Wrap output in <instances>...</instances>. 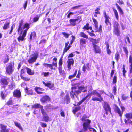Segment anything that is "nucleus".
I'll use <instances>...</instances> for the list:
<instances>
[{
	"label": "nucleus",
	"instance_id": "nucleus-1",
	"mask_svg": "<svg viewBox=\"0 0 132 132\" xmlns=\"http://www.w3.org/2000/svg\"><path fill=\"white\" fill-rule=\"evenodd\" d=\"M23 21L21 20L19 22L18 29V32H20L19 36L18 38V40L19 42L20 41H23L26 36L28 30L30 28V25L28 23H25L22 26Z\"/></svg>",
	"mask_w": 132,
	"mask_h": 132
},
{
	"label": "nucleus",
	"instance_id": "nucleus-2",
	"mask_svg": "<svg viewBox=\"0 0 132 132\" xmlns=\"http://www.w3.org/2000/svg\"><path fill=\"white\" fill-rule=\"evenodd\" d=\"M88 92L89 94L88 95L78 103L77 104V105H79L81 104L85 100L88 98H89V99L90 98L91 96L93 95H96L98 97H93L92 98V100L93 101H97L101 102L103 100V98L101 96V94L99 93L97 91V90H93L91 93L89 91Z\"/></svg>",
	"mask_w": 132,
	"mask_h": 132
},
{
	"label": "nucleus",
	"instance_id": "nucleus-3",
	"mask_svg": "<svg viewBox=\"0 0 132 132\" xmlns=\"http://www.w3.org/2000/svg\"><path fill=\"white\" fill-rule=\"evenodd\" d=\"M81 93V89L79 86H74L72 88V91L70 92L71 96L72 98L77 99V95Z\"/></svg>",
	"mask_w": 132,
	"mask_h": 132
},
{
	"label": "nucleus",
	"instance_id": "nucleus-4",
	"mask_svg": "<svg viewBox=\"0 0 132 132\" xmlns=\"http://www.w3.org/2000/svg\"><path fill=\"white\" fill-rule=\"evenodd\" d=\"M91 121L89 119L85 120V122H84L83 124V129H82L79 132H85L87 131L88 128H89V124L91 122Z\"/></svg>",
	"mask_w": 132,
	"mask_h": 132
},
{
	"label": "nucleus",
	"instance_id": "nucleus-5",
	"mask_svg": "<svg viewBox=\"0 0 132 132\" xmlns=\"http://www.w3.org/2000/svg\"><path fill=\"white\" fill-rule=\"evenodd\" d=\"M119 24L117 21H115L113 22V27H114V32L117 36H119L120 32L119 29Z\"/></svg>",
	"mask_w": 132,
	"mask_h": 132
},
{
	"label": "nucleus",
	"instance_id": "nucleus-6",
	"mask_svg": "<svg viewBox=\"0 0 132 132\" xmlns=\"http://www.w3.org/2000/svg\"><path fill=\"white\" fill-rule=\"evenodd\" d=\"M95 24L94 30L95 31V32H101L102 30V26L101 25H100L99 28L98 27V22L94 18H92Z\"/></svg>",
	"mask_w": 132,
	"mask_h": 132
},
{
	"label": "nucleus",
	"instance_id": "nucleus-7",
	"mask_svg": "<svg viewBox=\"0 0 132 132\" xmlns=\"http://www.w3.org/2000/svg\"><path fill=\"white\" fill-rule=\"evenodd\" d=\"M38 57V55L36 53H34L31 55L30 58L28 60V62L30 63H32L35 62Z\"/></svg>",
	"mask_w": 132,
	"mask_h": 132
},
{
	"label": "nucleus",
	"instance_id": "nucleus-8",
	"mask_svg": "<svg viewBox=\"0 0 132 132\" xmlns=\"http://www.w3.org/2000/svg\"><path fill=\"white\" fill-rule=\"evenodd\" d=\"M14 69L13 67L12 64L11 63L9 64L7 66L6 72L9 75L12 74L13 71Z\"/></svg>",
	"mask_w": 132,
	"mask_h": 132
},
{
	"label": "nucleus",
	"instance_id": "nucleus-9",
	"mask_svg": "<svg viewBox=\"0 0 132 132\" xmlns=\"http://www.w3.org/2000/svg\"><path fill=\"white\" fill-rule=\"evenodd\" d=\"M42 82L46 86L48 87L51 89L53 90L54 89V85L51 81H49L47 82L43 81Z\"/></svg>",
	"mask_w": 132,
	"mask_h": 132
},
{
	"label": "nucleus",
	"instance_id": "nucleus-10",
	"mask_svg": "<svg viewBox=\"0 0 132 132\" xmlns=\"http://www.w3.org/2000/svg\"><path fill=\"white\" fill-rule=\"evenodd\" d=\"M103 107L105 110L106 113L107 114L108 112H111V108L108 103L106 102H104L103 104Z\"/></svg>",
	"mask_w": 132,
	"mask_h": 132
},
{
	"label": "nucleus",
	"instance_id": "nucleus-11",
	"mask_svg": "<svg viewBox=\"0 0 132 132\" xmlns=\"http://www.w3.org/2000/svg\"><path fill=\"white\" fill-rule=\"evenodd\" d=\"M67 68L68 70L70 71L71 69V65H73L74 64V60L72 59H69L67 61Z\"/></svg>",
	"mask_w": 132,
	"mask_h": 132
},
{
	"label": "nucleus",
	"instance_id": "nucleus-12",
	"mask_svg": "<svg viewBox=\"0 0 132 132\" xmlns=\"http://www.w3.org/2000/svg\"><path fill=\"white\" fill-rule=\"evenodd\" d=\"M114 111L116 113H118L120 117V119L121 120V117L123 114L122 112L121 111L120 109L117 106H115L114 109Z\"/></svg>",
	"mask_w": 132,
	"mask_h": 132
},
{
	"label": "nucleus",
	"instance_id": "nucleus-13",
	"mask_svg": "<svg viewBox=\"0 0 132 132\" xmlns=\"http://www.w3.org/2000/svg\"><path fill=\"white\" fill-rule=\"evenodd\" d=\"M13 96L14 97L20 98L21 96V93L19 90H16L13 93Z\"/></svg>",
	"mask_w": 132,
	"mask_h": 132
},
{
	"label": "nucleus",
	"instance_id": "nucleus-14",
	"mask_svg": "<svg viewBox=\"0 0 132 132\" xmlns=\"http://www.w3.org/2000/svg\"><path fill=\"white\" fill-rule=\"evenodd\" d=\"M80 43L81 47H85L86 46V40L85 39L83 38H81L80 39Z\"/></svg>",
	"mask_w": 132,
	"mask_h": 132
},
{
	"label": "nucleus",
	"instance_id": "nucleus-15",
	"mask_svg": "<svg viewBox=\"0 0 132 132\" xmlns=\"http://www.w3.org/2000/svg\"><path fill=\"white\" fill-rule=\"evenodd\" d=\"M78 19H70L69 21L70 24L69 26H74L76 25V22L78 20Z\"/></svg>",
	"mask_w": 132,
	"mask_h": 132
},
{
	"label": "nucleus",
	"instance_id": "nucleus-16",
	"mask_svg": "<svg viewBox=\"0 0 132 132\" xmlns=\"http://www.w3.org/2000/svg\"><path fill=\"white\" fill-rule=\"evenodd\" d=\"M104 16L105 19V23L107 25H108L109 24L110 25V27L111 28V23H110L109 20V19L110 18L108 16L106 15L105 12V13Z\"/></svg>",
	"mask_w": 132,
	"mask_h": 132
},
{
	"label": "nucleus",
	"instance_id": "nucleus-17",
	"mask_svg": "<svg viewBox=\"0 0 132 132\" xmlns=\"http://www.w3.org/2000/svg\"><path fill=\"white\" fill-rule=\"evenodd\" d=\"M94 51L96 53H100L101 51L99 47L96 45H93Z\"/></svg>",
	"mask_w": 132,
	"mask_h": 132
},
{
	"label": "nucleus",
	"instance_id": "nucleus-18",
	"mask_svg": "<svg viewBox=\"0 0 132 132\" xmlns=\"http://www.w3.org/2000/svg\"><path fill=\"white\" fill-rule=\"evenodd\" d=\"M129 68L130 72L132 73V56L130 55L129 59Z\"/></svg>",
	"mask_w": 132,
	"mask_h": 132
},
{
	"label": "nucleus",
	"instance_id": "nucleus-19",
	"mask_svg": "<svg viewBox=\"0 0 132 132\" xmlns=\"http://www.w3.org/2000/svg\"><path fill=\"white\" fill-rule=\"evenodd\" d=\"M35 90L37 93L39 94H40L43 93L42 92L44 90L42 88L39 87H36L35 88Z\"/></svg>",
	"mask_w": 132,
	"mask_h": 132
},
{
	"label": "nucleus",
	"instance_id": "nucleus-20",
	"mask_svg": "<svg viewBox=\"0 0 132 132\" xmlns=\"http://www.w3.org/2000/svg\"><path fill=\"white\" fill-rule=\"evenodd\" d=\"M50 99V98L48 96H46L43 97L40 99V101L44 103L46 101H49Z\"/></svg>",
	"mask_w": 132,
	"mask_h": 132
},
{
	"label": "nucleus",
	"instance_id": "nucleus-21",
	"mask_svg": "<svg viewBox=\"0 0 132 132\" xmlns=\"http://www.w3.org/2000/svg\"><path fill=\"white\" fill-rule=\"evenodd\" d=\"M1 128V132H5L6 131H8L9 130L6 128V126L2 124L0 125Z\"/></svg>",
	"mask_w": 132,
	"mask_h": 132
},
{
	"label": "nucleus",
	"instance_id": "nucleus-22",
	"mask_svg": "<svg viewBox=\"0 0 132 132\" xmlns=\"http://www.w3.org/2000/svg\"><path fill=\"white\" fill-rule=\"evenodd\" d=\"M15 83L13 82H12L10 84L8 85V88L11 90L15 88Z\"/></svg>",
	"mask_w": 132,
	"mask_h": 132
},
{
	"label": "nucleus",
	"instance_id": "nucleus-23",
	"mask_svg": "<svg viewBox=\"0 0 132 132\" xmlns=\"http://www.w3.org/2000/svg\"><path fill=\"white\" fill-rule=\"evenodd\" d=\"M8 78H2L1 81V83L2 84L7 85L8 84L7 81Z\"/></svg>",
	"mask_w": 132,
	"mask_h": 132
},
{
	"label": "nucleus",
	"instance_id": "nucleus-24",
	"mask_svg": "<svg viewBox=\"0 0 132 132\" xmlns=\"http://www.w3.org/2000/svg\"><path fill=\"white\" fill-rule=\"evenodd\" d=\"M79 36L80 37L85 39H88V35L83 32H80L79 34Z\"/></svg>",
	"mask_w": 132,
	"mask_h": 132
},
{
	"label": "nucleus",
	"instance_id": "nucleus-25",
	"mask_svg": "<svg viewBox=\"0 0 132 132\" xmlns=\"http://www.w3.org/2000/svg\"><path fill=\"white\" fill-rule=\"evenodd\" d=\"M89 63H87L86 65H84L83 67L82 70L84 72H85L86 69L89 70L90 67L89 66Z\"/></svg>",
	"mask_w": 132,
	"mask_h": 132
},
{
	"label": "nucleus",
	"instance_id": "nucleus-26",
	"mask_svg": "<svg viewBox=\"0 0 132 132\" xmlns=\"http://www.w3.org/2000/svg\"><path fill=\"white\" fill-rule=\"evenodd\" d=\"M14 123L15 125L18 127L21 131H23V129L21 126L20 123L16 121L14 122Z\"/></svg>",
	"mask_w": 132,
	"mask_h": 132
},
{
	"label": "nucleus",
	"instance_id": "nucleus-27",
	"mask_svg": "<svg viewBox=\"0 0 132 132\" xmlns=\"http://www.w3.org/2000/svg\"><path fill=\"white\" fill-rule=\"evenodd\" d=\"M20 77L21 79L24 81H28L30 80V79L29 77H24L21 75H20Z\"/></svg>",
	"mask_w": 132,
	"mask_h": 132
},
{
	"label": "nucleus",
	"instance_id": "nucleus-28",
	"mask_svg": "<svg viewBox=\"0 0 132 132\" xmlns=\"http://www.w3.org/2000/svg\"><path fill=\"white\" fill-rule=\"evenodd\" d=\"M27 72V73L30 75H33L34 74V72L32 71L31 69L27 67L26 68Z\"/></svg>",
	"mask_w": 132,
	"mask_h": 132
},
{
	"label": "nucleus",
	"instance_id": "nucleus-29",
	"mask_svg": "<svg viewBox=\"0 0 132 132\" xmlns=\"http://www.w3.org/2000/svg\"><path fill=\"white\" fill-rule=\"evenodd\" d=\"M17 106V105H14L12 107V109H11V111L13 112V113L16 112L18 110Z\"/></svg>",
	"mask_w": 132,
	"mask_h": 132
},
{
	"label": "nucleus",
	"instance_id": "nucleus-30",
	"mask_svg": "<svg viewBox=\"0 0 132 132\" xmlns=\"http://www.w3.org/2000/svg\"><path fill=\"white\" fill-rule=\"evenodd\" d=\"M90 41L92 42V44L94 45H95V44H97L99 42V40L98 39L96 40L92 38H91L90 39Z\"/></svg>",
	"mask_w": 132,
	"mask_h": 132
},
{
	"label": "nucleus",
	"instance_id": "nucleus-31",
	"mask_svg": "<svg viewBox=\"0 0 132 132\" xmlns=\"http://www.w3.org/2000/svg\"><path fill=\"white\" fill-rule=\"evenodd\" d=\"M125 116L127 119H130L132 118V113H127L125 115Z\"/></svg>",
	"mask_w": 132,
	"mask_h": 132
},
{
	"label": "nucleus",
	"instance_id": "nucleus-32",
	"mask_svg": "<svg viewBox=\"0 0 132 132\" xmlns=\"http://www.w3.org/2000/svg\"><path fill=\"white\" fill-rule=\"evenodd\" d=\"M77 72V69H75L74 74L72 75L69 76V78L70 79H71L75 77L76 76Z\"/></svg>",
	"mask_w": 132,
	"mask_h": 132
},
{
	"label": "nucleus",
	"instance_id": "nucleus-33",
	"mask_svg": "<svg viewBox=\"0 0 132 132\" xmlns=\"http://www.w3.org/2000/svg\"><path fill=\"white\" fill-rule=\"evenodd\" d=\"M64 100L66 102L67 104L70 102V99L69 98V95L68 94H67L64 97Z\"/></svg>",
	"mask_w": 132,
	"mask_h": 132
},
{
	"label": "nucleus",
	"instance_id": "nucleus-34",
	"mask_svg": "<svg viewBox=\"0 0 132 132\" xmlns=\"http://www.w3.org/2000/svg\"><path fill=\"white\" fill-rule=\"evenodd\" d=\"M42 106L40 105V104H36L32 105V107L33 108L37 109L38 108H40V109L41 107H42Z\"/></svg>",
	"mask_w": 132,
	"mask_h": 132
},
{
	"label": "nucleus",
	"instance_id": "nucleus-35",
	"mask_svg": "<svg viewBox=\"0 0 132 132\" xmlns=\"http://www.w3.org/2000/svg\"><path fill=\"white\" fill-rule=\"evenodd\" d=\"M113 10L116 16V19L117 20H118L119 19V16L117 11L114 8L113 9Z\"/></svg>",
	"mask_w": 132,
	"mask_h": 132
},
{
	"label": "nucleus",
	"instance_id": "nucleus-36",
	"mask_svg": "<svg viewBox=\"0 0 132 132\" xmlns=\"http://www.w3.org/2000/svg\"><path fill=\"white\" fill-rule=\"evenodd\" d=\"M13 104V102L12 98H10L6 103V104L8 105H12Z\"/></svg>",
	"mask_w": 132,
	"mask_h": 132
},
{
	"label": "nucleus",
	"instance_id": "nucleus-37",
	"mask_svg": "<svg viewBox=\"0 0 132 132\" xmlns=\"http://www.w3.org/2000/svg\"><path fill=\"white\" fill-rule=\"evenodd\" d=\"M9 24L10 22H6L3 27V29L6 30L9 27Z\"/></svg>",
	"mask_w": 132,
	"mask_h": 132
},
{
	"label": "nucleus",
	"instance_id": "nucleus-38",
	"mask_svg": "<svg viewBox=\"0 0 132 132\" xmlns=\"http://www.w3.org/2000/svg\"><path fill=\"white\" fill-rule=\"evenodd\" d=\"M43 117L44 121L46 122H47L48 121L49 117L46 114L44 115H43Z\"/></svg>",
	"mask_w": 132,
	"mask_h": 132
},
{
	"label": "nucleus",
	"instance_id": "nucleus-39",
	"mask_svg": "<svg viewBox=\"0 0 132 132\" xmlns=\"http://www.w3.org/2000/svg\"><path fill=\"white\" fill-rule=\"evenodd\" d=\"M25 91L28 94L32 95V91L31 89L28 90L27 88H26L25 89Z\"/></svg>",
	"mask_w": 132,
	"mask_h": 132
},
{
	"label": "nucleus",
	"instance_id": "nucleus-40",
	"mask_svg": "<svg viewBox=\"0 0 132 132\" xmlns=\"http://www.w3.org/2000/svg\"><path fill=\"white\" fill-rule=\"evenodd\" d=\"M80 89H81V92L82 91L83 92H85L87 91L86 87L83 86L80 87Z\"/></svg>",
	"mask_w": 132,
	"mask_h": 132
},
{
	"label": "nucleus",
	"instance_id": "nucleus-41",
	"mask_svg": "<svg viewBox=\"0 0 132 132\" xmlns=\"http://www.w3.org/2000/svg\"><path fill=\"white\" fill-rule=\"evenodd\" d=\"M50 73L47 72H42L41 73V75L44 77H47L49 76Z\"/></svg>",
	"mask_w": 132,
	"mask_h": 132
},
{
	"label": "nucleus",
	"instance_id": "nucleus-42",
	"mask_svg": "<svg viewBox=\"0 0 132 132\" xmlns=\"http://www.w3.org/2000/svg\"><path fill=\"white\" fill-rule=\"evenodd\" d=\"M58 69L59 73L60 75H62L63 74L64 72V71L62 70V67H59Z\"/></svg>",
	"mask_w": 132,
	"mask_h": 132
},
{
	"label": "nucleus",
	"instance_id": "nucleus-43",
	"mask_svg": "<svg viewBox=\"0 0 132 132\" xmlns=\"http://www.w3.org/2000/svg\"><path fill=\"white\" fill-rule=\"evenodd\" d=\"M40 110L42 113L43 115H44L46 114L45 110L43 109V106H42V107H41L40 108Z\"/></svg>",
	"mask_w": 132,
	"mask_h": 132
},
{
	"label": "nucleus",
	"instance_id": "nucleus-44",
	"mask_svg": "<svg viewBox=\"0 0 132 132\" xmlns=\"http://www.w3.org/2000/svg\"><path fill=\"white\" fill-rule=\"evenodd\" d=\"M62 57L60 58L59 60V67H62Z\"/></svg>",
	"mask_w": 132,
	"mask_h": 132
},
{
	"label": "nucleus",
	"instance_id": "nucleus-45",
	"mask_svg": "<svg viewBox=\"0 0 132 132\" xmlns=\"http://www.w3.org/2000/svg\"><path fill=\"white\" fill-rule=\"evenodd\" d=\"M9 60V59L8 56L7 55L5 59L4 60V64H5L8 62Z\"/></svg>",
	"mask_w": 132,
	"mask_h": 132
},
{
	"label": "nucleus",
	"instance_id": "nucleus-46",
	"mask_svg": "<svg viewBox=\"0 0 132 132\" xmlns=\"http://www.w3.org/2000/svg\"><path fill=\"white\" fill-rule=\"evenodd\" d=\"M36 35L35 33V32H32L31 33V34L30 35V40H31L33 36V37L35 36Z\"/></svg>",
	"mask_w": 132,
	"mask_h": 132
},
{
	"label": "nucleus",
	"instance_id": "nucleus-47",
	"mask_svg": "<svg viewBox=\"0 0 132 132\" xmlns=\"http://www.w3.org/2000/svg\"><path fill=\"white\" fill-rule=\"evenodd\" d=\"M69 11H68L66 14H68V15L67 16V17L68 18H70V16L71 15H72L74 14V13H73L70 12L68 13Z\"/></svg>",
	"mask_w": 132,
	"mask_h": 132
},
{
	"label": "nucleus",
	"instance_id": "nucleus-48",
	"mask_svg": "<svg viewBox=\"0 0 132 132\" xmlns=\"http://www.w3.org/2000/svg\"><path fill=\"white\" fill-rule=\"evenodd\" d=\"M80 109V107L79 106L76 107L75 109L73 110L74 113H76L77 111L79 110Z\"/></svg>",
	"mask_w": 132,
	"mask_h": 132
},
{
	"label": "nucleus",
	"instance_id": "nucleus-49",
	"mask_svg": "<svg viewBox=\"0 0 132 132\" xmlns=\"http://www.w3.org/2000/svg\"><path fill=\"white\" fill-rule=\"evenodd\" d=\"M70 47V46H68V47H65V48H64L63 52V54H64V53L66 52L68 50Z\"/></svg>",
	"mask_w": 132,
	"mask_h": 132
},
{
	"label": "nucleus",
	"instance_id": "nucleus-50",
	"mask_svg": "<svg viewBox=\"0 0 132 132\" xmlns=\"http://www.w3.org/2000/svg\"><path fill=\"white\" fill-rule=\"evenodd\" d=\"M82 6L81 5H79L78 6H74L72 8H71V9L69 10H71V9H78L79 7H81Z\"/></svg>",
	"mask_w": 132,
	"mask_h": 132
},
{
	"label": "nucleus",
	"instance_id": "nucleus-51",
	"mask_svg": "<svg viewBox=\"0 0 132 132\" xmlns=\"http://www.w3.org/2000/svg\"><path fill=\"white\" fill-rule=\"evenodd\" d=\"M119 54L118 52H117L116 54L115 55V59L117 60V61H118L119 60Z\"/></svg>",
	"mask_w": 132,
	"mask_h": 132
},
{
	"label": "nucleus",
	"instance_id": "nucleus-52",
	"mask_svg": "<svg viewBox=\"0 0 132 132\" xmlns=\"http://www.w3.org/2000/svg\"><path fill=\"white\" fill-rule=\"evenodd\" d=\"M62 34H63L64 36L66 38H68L69 35V34H67L64 32H62Z\"/></svg>",
	"mask_w": 132,
	"mask_h": 132
},
{
	"label": "nucleus",
	"instance_id": "nucleus-53",
	"mask_svg": "<svg viewBox=\"0 0 132 132\" xmlns=\"http://www.w3.org/2000/svg\"><path fill=\"white\" fill-rule=\"evenodd\" d=\"M123 75L125 77V73L126 72V71L125 70V66L124 65H123Z\"/></svg>",
	"mask_w": 132,
	"mask_h": 132
},
{
	"label": "nucleus",
	"instance_id": "nucleus-54",
	"mask_svg": "<svg viewBox=\"0 0 132 132\" xmlns=\"http://www.w3.org/2000/svg\"><path fill=\"white\" fill-rule=\"evenodd\" d=\"M6 113L7 115H9L10 114L13 113V112H12L11 109H10L8 111H6Z\"/></svg>",
	"mask_w": 132,
	"mask_h": 132
},
{
	"label": "nucleus",
	"instance_id": "nucleus-55",
	"mask_svg": "<svg viewBox=\"0 0 132 132\" xmlns=\"http://www.w3.org/2000/svg\"><path fill=\"white\" fill-rule=\"evenodd\" d=\"M123 50L125 53L127 55H128V51L126 48L125 47H123Z\"/></svg>",
	"mask_w": 132,
	"mask_h": 132
},
{
	"label": "nucleus",
	"instance_id": "nucleus-56",
	"mask_svg": "<svg viewBox=\"0 0 132 132\" xmlns=\"http://www.w3.org/2000/svg\"><path fill=\"white\" fill-rule=\"evenodd\" d=\"M117 81V77L116 76H114L113 78V83L115 84L116 82Z\"/></svg>",
	"mask_w": 132,
	"mask_h": 132
},
{
	"label": "nucleus",
	"instance_id": "nucleus-57",
	"mask_svg": "<svg viewBox=\"0 0 132 132\" xmlns=\"http://www.w3.org/2000/svg\"><path fill=\"white\" fill-rule=\"evenodd\" d=\"M81 74V72L80 71V70H79L78 71V73L76 77L78 78H80V76Z\"/></svg>",
	"mask_w": 132,
	"mask_h": 132
},
{
	"label": "nucleus",
	"instance_id": "nucleus-58",
	"mask_svg": "<svg viewBox=\"0 0 132 132\" xmlns=\"http://www.w3.org/2000/svg\"><path fill=\"white\" fill-rule=\"evenodd\" d=\"M40 124L41 126L43 127H47V125L46 123L43 122H41Z\"/></svg>",
	"mask_w": 132,
	"mask_h": 132
},
{
	"label": "nucleus",
	"instance_id": "nucleus-59",
	"mask_svg": "<svg viewBox=\"0 0 132 132\" xmlns=\"http://www.w3.org/2000/svg\"><path fill=\"white\" fill-rule=\"evenodd\" d=\"M89 24L87 23L86 24V26H84L83 29H86L87 30H88V28H89Z\"/></svg>",
	"mask_w": 132,
	"mask_h": 132
},
{
	"label": "nucleus",
	"instance_id": "nucleus-60",
	"mask_svg": "<svg viewBox=\"0 0 132 132\" xmlns=\"http://www.w3.org/2000/svg\"><path fill=\"white\" fill-rule=\"evenodd\" d=\"M27 1H26L25 2V3L23 5V7H24V10H25L26 9V8L27 5Z\"/></svg>",
	"mask_w": 132,
	"mask_h": 132
},
{
	"label": "nucleus",
	"instance_id": "nucleus-61",
	"mask_svg": "<svg viewBox=\"0 0 132 132\" xmlns=\"http://www.w3.org/2000/svg\"><path fill=\"white\" fill-rule=\"evenodd\" d=\"M90 126V125H89V128H88H88L89 129V130L90 131H93V132H96V131L95 130V129H94L92 128H90L89 127Z\"/></svg>",
	"mask_w": 132,
	"mask_h": 132
},
{
	"label": "nucleus",
	"instance_id": "nucleus-62",
	"mask_svg": "<svg viewBox=\"0 0 132 132\" xmlns=\"http://www.w3.org/2000/svg\"><path fill=\"white\" fill-rule=\"evenodd\" d=\"M121 109L122 110V112L123 113V112L125 110V108L122 105H120Z\"/></svg>",
	"mask_w": 132,
	"mask_h": 132
},
{
	"label": "nucleus",
	"instance_id": "nucleus-63",
	"mask_svg": "<svg viewBox=\"0 0 132 132\" xmlns=\"http://www.w3.org/2000/svg\"><path fill=\"white\" fill-rule=\"evenodd\" d=\"M39 17H35L34 18L33 20L34 22H36L38 20Z\"/></svg>",
	"mask_w": 132,
	"mask_h": 132
},
{
	"label": "nucleus",
	"instance_id": "nucleus-64",
	"mask_svg": "<svg viewBox=\"0 0 132 132\" xmlns=\"http://www.w3.org/2000/svg\"><path fill=\"white\" fill-rule=\"evenodd\" d=\"M51 64L52 67H53V66H55L56 67L57 66V64L56 62L53 61L52 63V64Z\"/></svg>",
	"mask_w": 132,
	"mask_h": 132
}]
</instances>
